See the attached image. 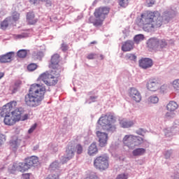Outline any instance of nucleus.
Here are the masks:
<instances>
[{"label": "nucleus", "mask_w": 179, "mask_h": 179, "mask_svg": "<svg viewBox=\"0 0 179 179\" xmlns=\"http://www.w3.org/2000/svg\"><path fill=\"white\" fill-rule=\"evenodd\" d=\"M136 23L143 27L145 31H150L152 29L162 27L163 17L159 11H146L141 14V17L136 19Z\"/></svg>", "instance_id": "f257e3e1"}, {"label": "nucleus", "mask_w": 179, "mask_h": 179, "mask_svg": "<svg viewBox=\"0 0 179 179\" xmlns=\"http://www.w3.org/2000/svg\"><path fill=\"white\" fill-rule=\"evenodd\" d=\"M47 88L43 84L31 85L28 94L25 95L24 101L28 107H38L44 100Z\"/></svg>", "instance_id": "f03ea898"}, {"label": "nucleus", "mask_w": 179, "mask_h": 179, "mask_svg": "<svg viewBox=\"0 0 179 179\" xmlns=\"http://www.w3.org/2000/svg\"><path fill=\"white\" fill-rule=\"evenodd\" d=\"M24 111L22 108H17L13 110V113L4 116L3 122L5 125L12 127L19 121H26L29 118L28 114H24Z\"/></svg>", "instance_id": "7ed1b4c3"}, {"label": "nucleus", "mask_w": 179, "mask_h": 179, "mask_svg": "<svg viewBox=\"0 0 179 179\" xmlns=\"http://www.w3.org/2000/svg\"><path fill=\"white\" fill-rule=\"evenodd\" d=\"M61 69H53L50 71H46L41 74L38 80H42L47 86H55L58 83V78H59Z\"/></svg>", "instance_id": "20e7f679"}, {"label": "nucleus", "mask_w": 179, "mask_h": 179, "mask_svg": "<svg viewBox=\"0 0 179 179\" xmlns=\"http://www.w3.org/2000/svg\"><path fill=\"white\" fill-rule=\"evenodd\" d=\"M115 122H117V117L112 113L101 116L98 120V124L108 132H115V129H117L115 124Z\"/></svg>", "instance_id": "39448f33"}, {"label": "nucleus", "mask_w": 179, "mask_h": 179, "mask_svg": "<svg viewBox=\"0 0 179 179\" xmlns=\"http://www.w3.org/2000/svg\"><path fill=\"white\" fill-rule=\"evenodd\" d=\"M38 163V157L36 156H31L25 159V163L23 162H15L13 165V170L17 171L24 172L27 171L29 169H31L33 166Z\"/></svg>", "instance_id": "423d86ee"}, {"label": "nucleus", "mask_w": 179, "mask_h": 179, "mask_svg": "<svg viewBox=\"0 0 179 179\" xmlns=\"http://www.w3.org/2000/svg\"><path fill=\"white\" fill-rule=\"evenodd\" d=\"M110 13V7L108 6H102L95 9L94 13V15L95 20L92 22L94 26L96 27L99 26H101L103 24V22L106 19V16Z\"/></svg>", "instance_id": "0eeeda50"}, {"label": "nucleus", "mask_w": 179, "mask_h": 179, "mask_svg": "<svg viewBox=\"0 0 179 179\" xmlns=\"http://www.w3.org/2000/svg\"><path fill=\"white\" fill-rule=\"evenodd\" d=\"M144 142L145 139L139 136L126 135L123 138L124 145L131 150L136 148V146H141Z\"/></svg>", "instance_id": "6e6552de"}, {"label": "nucleus", "mask_w": 179, "mask_h": 179, "mask_svg": "<svg viewBox=\"0 0 179 179\" xmlns=\"http://www.w3.org/2000/svg\"><path fill=\"white\" fill-rule=\"evenodd\" d=\"M94 166L98 170H107L109 166L108 159L106 157L99 156L94 159Z\"/></svg>", "instance_id": "1a4fd4ad"}, {"label": "nucleus", "mask_w": 179, "mask_h": 179, "mask_svg": "<svg viewBox=\"0 0 179 179\" xmlns=\"http://www.w3.org/2000/svg\"><path fill=\"white\" fill-rule=\"evenodd\" d=\"M16 106H17V102L15 101L4 105L0 110L1 117H6V115L13 114V111L12 110L16 108Z\"/></svg>", "instance_id": "9d476101"}, {"label": "nucleus", "mask_w": 179, "mask_h": 179, "mask_svg": "<svg viewBox=\"0 0 179 179\" xmlns=\"http://www.w3.org/2000/svg\"><path fill=\"white\" fill-rule=\"evenodd\" d=\"M96 135L99 138V146H101V148L107 146V142H108V134L107 133L97 131L96 132Z\"/></svg>", "instance_id": "9b49d317"}, {"label": "nucleus", "mask_w": 179, "mask_h": 179, "mask_svg": "<svg viewBox=\"0 0 179 179\" xmlns=\"http://www.w3.org/2000/svg\"><path fill=\"white\" fill-rule=\"evenodd\" d=\"M50 68H52V70H62L61 66H59V55L58 54H55L52 56L50 59Z\"/></svg>", "instance_id": "f8f14e48"}, {"label": "nucleus", "mask_w": 179, "mask_h": 179, "mask_svg": "<svg viewBox=\"0 0 179 179\" xmlns=\"http://www.w3.org/2000/svg\"><path fill=\"white\" fill-rule=\"evenodd\" d=\"M147 87L150 92H156L160 87V82L156 78L150 80L147 84Z\"/></svg>", "instance_id": "ddd939ff"}, {"label": "nucleus", "mask_w": 179, "mask_h": 179, "mask_svg": "<svg viewBox=\"0 0 179 179\" xmlns=\"http://www.w3.org/2000/svg\"><path fill=\"white\" fill-rule=\"evenodd\" d=\"M140 68L142 69H149L153 66V60L150 58H142L138 62Z\"/></svg>", "instance_id": "4468645a"}, {"label": "nucleus", "mask_w": 179, "mask_h": 179, "mask_svg": "<svg viewBox=\"0 0 179 179\" xmlns=\"http://www.w3.org/2000/svg\"><path fill=\"white\" fill-rule=\"evenodd\" d=\"M129 96L132 100L136 101V103H139L141 101L142 96H141V93L139 91L135 88H131L129 92Z\"/></svg>", "instance_id": "2eb2a0df"}, {"label": "nucleus", "mask_w": 179, "mask_h": 179, "mask_svg": "<svg viewBox=\"0 0 179 179\" xmlns=\"http://www.w3.org/2000/svg\"><path fill=\"white\" fill-rule=\"evenodd\" d=\"M13 55H15V52H10L6 55L0 56V63L6 64L8 62H10L12 61V58H13Z\"/></svg>", "instance_id": "dca6fc26"}, {"label": "nucleus", "mask_w": 179, "mask_h": 179, "mask_svg": "<svg viewBox=\"0 0 179 179\" xmlns=\"http://www.w3.org/2000/svg\"><path fill=\"white\" fill-rule=\"evenodd\" d=\"M74 152H75V145H73V143H70L68 145L67 149L66 150V156L68 157V158H64V159H67V160H71V159H72V157L75 156Z\"/></svg>", "instance_id": "f3484780"}, {"label": "nucleus", "mask_w": 179, "mask_h": 179, "mask_svg": "<svg viewBox=\"0 0 179 179\" xmlns=\"http://www.w3.org/2000/svg\"><path fill=\"white\" fill-rule=\"evenodd\" d=\"M159 39L156 38H151L148 41L147 45L151 50H156L158 48Z\"/></svg>", "instance_id": "a211bd4d"}, {"label": "nucleus", "mask_w": 179, "mask_h": 179, "mask_svg": "<svg viewBox=\"0 0 179 179\" xmlns=\"http://www.w3.org/2000/svg\"><path fill=\"white\" fill-rule=\"evenodd\" d=\"M27 23L29 24H36L37 23V18L34 15V13L29 12L27 13Z\"/></svg>", "instance_id": "6ab92c4d"}, {"label": "nucleus", "mask_w": 179, "mask_h": 179, "mask_svg": "<svg viewBox=\"0 0 179 179\" xmlns=\"http://www.w3.org/2000/svg\"><path fill=\"white\" fill-rule=\"evenodd\" d=\"M134 49V42L132 41H127L122 46V51L127 52Z\"/></svg>", "instance_id": "aec40b11"}, {"label": "nucleus", "mask_w": 179, "mask_h": 179, "mask_svg": "<svg viewBox=\"0 0 179 179\" xmlns=\"http://www.w3.org/2000/svg\"><path fill=\"white\" fill-rule=\"evenodd\" d=\"M99 152V149L97 148V145L96 143H92L88 148V155L90 156H93V155H96Z\"/></svg>", "instance_id": "412c9836"}, {"label": "nucleus", "mask_w": 179, "mask_h": 179, "mask_svg": "<svg viewBox=\"0 0 179 179\" xmlns=\"http://www.w3.org/2000/svg\"><path fill=\"white\" fill-rule=\"evenodd\" d=\"M177 108H178V104L176 103V102L173 101H169V103L166 106V110L168 111H170L171 113L176 111V110H177Z\"/></svg>", "instance_id": "4be33fe9"}, {"label": "nucleus", "mask_w": 179, "mask_h": 179, "mask_svg": "<svg viewBox=\"0 0 179 179\" xmlns=\"http://www.w3.org/2000/svg\"><path fill=\"white\" fill-rule=\"evenodd\" d=\"M12 18L10 17H6L3 22L0 23V27L2 30H6L9 27V23H10Z\"/></svg>", "instance_id": "5701e85b"}, {"label": "nucleus", "mask_w": 179, "mask_h": 179, "mask_svg": "<svg viewBox=\"0 0 179 179\" xmlns=\"http://www.w3.org/2000/svg\"><path fill=\"white\" fill-rule=\"evenodd\" d=\"M120 124L122 128H131V127L134 126V122L125 120H120Z\"/></svg>", "instance_id": "b1692460"}, {"label": "nucleus", "mask_w": 179, "mask_h": 179, "mask_svg": "<svg viewBox=\"0 0 179 179\" xmlns=\"http://www.w3.org/2000/svg\"><path fill=\"white\" fill-rule=\"evenodd\" d=\"M146 153V150L145 148H136L132 151L133 156H143Z\"/></svg>", "instance_id": "393cba45"}, {"label": "nucleus", "mask_w": 179, "mask_h": 179, "mask_svg": "<svg viewBox=\"0 0 179 179\" xmlns=\"http://www.w3.org/2000/svg\"><path fill=\"white\" fill-rule=\"evenodd\" d=\"M17 56L19 58H26V57H27V50L24 49L18 50L17 52Z\"/></svg>", "instance_id": "a878e982"}, {"label": "nucleus", "mask_w": 179, "mask_h": 179, "mask_svg": "<svg viewBox=\"0 0 179 179\" xmlns=\"http://www.w3.org/2000/svg\"><path fill=\"white\" fill-rule=\"evenodd\" d=\"M20 85H22V83H20V81L15 82L14 85L10 87L12 92L16 93L19 90V88L20 87Z\"/></svg>", "instance_id": "bb28decb"}, {"label": "nucleus", "mask_w": 179, "mask_h": 179, "mask_svg": "<svg viewBox=\"0 0 179 179\" xmlns=\"http://www.w3.org/2000/svg\"><path fill=\"white\" fill-rule=\"evenodd\" d=\"M167 42L164 39H158V48H166Z\"/></svg>", "instance_id": "cd10ccee"}, {"label": "nucleus", "mask_w": 179, "mask_h": 179, "mask_svg": "<svg viewBox=\"0 0 179 179\" xmlns=\"http://www.w3.org/2000/svg\"><path fill=\"white\" fill-rule=\"evenodd\" d=\"M144 38L145 36L143 34H138L134 36V41L138 44V43H141V41H143Z\"/></svg>", "instance_id": "c85d7f7f"}, {"label": "nucleus", "mask_w": 179, "mask_h": 179, "mask_svg": "<svg viewBox=\"0 0 179 179\" xmlns=\"http://www.w3.org/2000/svg\"><path fill=\"white\" fill-rule=\"evenodd\" d=\"M12 19L14 22H17L20 19V14L16 11L13 13Z\"/></svg>", "instance_id": "c756f323"}, {"label": "nucleus", "mask_w": 179, "mask_h": 179, "mask_svg": "<svg viewBox=\"0 0 179 179\" xmlns=\"http://www.w3.org/2000/svg\"><path fill=\"white\" fill-rule=\"evenodd\" d=\"M37 68V64L34 63H31L28 65L27 69L29 71V72H33V71H36V69Z\"/></svg>", "instance_id": "7c9ffc66"}, {"label": "nucleus", "mask_w": 179, "mask_h": 179, "mask_svg": "<svg viewBox=\"0 0 179 179\" xmlns=\"http://www.w3.org/2000/svg\"><path fill=\"white\" fill-rule=\"evenodd\" d=\"M172 86L175 90H179V79L173 80Z\"/></svg>", "instance_id": "2f4dec72"}, {"label": "nucleus", "mask_w": 179, "mask_h": 179, "mask_svg": "<svg viewBox=\"0 0 179 179\" xmlns=\"http://www.w3.org/2000/svg\"><path fill=\"white\" fill-rule=\"evenodd\" d=\"M150 103H152V104H156L159 103V98L157 96H150L149 98Z\"/></svg>", "instance_id": "473e14b6"}, {"label": "nucleus", "mask_w": 179, "mask_h": 179, "mask_svg": "<svg viewBox=\"0 0 179 179\" xmlns=\"http://www.w3.org/2000/svg\"><path fill=\"white\" fill-rule=\"evenodd\" d=\"M76 149L77 155H82L83 152V147L80 144L77 145L76 147Z\"/></svg>", "instance_id": "72a5a7b5"}, {"label": "nucleus", "mask_w": 179, "mask_h": 179, "mask_svg": "<svg viewBox=\"0 0 179 179\" xmlns=\"http://www.w3.org/2000/svg\"><path fill=\"white\" fill-rule=\"evenodd\" d=\"M119 5L122 8L128 6V0H119Z\"/></svg>", "instance_id": "f704fd0d"}, {"label": "nucleus", "mask_w": 179, "mask_h": 179, "mask_svg": "<svg viewBox=\"0 0 179 179\" xmlns=\"http://www.w3.org/2000/svg\"><path fill=\"white\" fill-rule=\"evenodd\" d=\"M6 141V136L2 134H0V148L2 147L3 143Z\"/></svg>", "instance_id": "c9c22d12"}, {"label": "nucleus", "mask_w": 179, "mask_h": 179, "mask_svg": "<svg viewBox=\"0 0 179 179\" xmlns=\"http://www.w3.org/2000/svg\"><path fill=\"white\" fill-rule=\"evenodd\" d=\"M47 0H29L30 3L32 5H38L40 2H46Z\"/></svg>", "instance_id": "e433bc0d"}, {"label": "nucleus", "mask_w": 179, "mask_h": 179, "mask_svg": "<svg viewBox=\"0 0 179 179\" xmlns=\"http://www.w3.org/2000/svg\"><path fill=\"white\" fill-rule=\"evenodd\" d=\"M85 179H99V177H97V175L94 173H92L90 175H88Z\"/></svg>", "instance_id": "4c0bfd02"}, {"label": "nucleus", "mask_w": 179, "mask_h": 179, "mask_svg": "<svg viewBox=\"0 0 179 179\" xmlns=\"http://www.w3.org/2000/svg\"><path fill=\"white\" fill-rule=\"evenodd\" d=\"M97 57V54L95 53H90L87 56V59H96Z\"/></svg>", "instance_id": "58836bf2"}, {"label": "nucleus", "mask_w": 179, "mask_h": 179, "mask_svg": "<svg viewBox=\"0 0 179 179\" xmlns=\"http://www.w3.org/2000/svg\"><path fill=\"white\" fill-rule=\"evenodd\" d=\"M115 179H128V174L121 173L117 175Z\"/></svg>", "instance_id": "ea45409f"}, {"label": "nucleus", "mask_w": 179, "mask_h": 179, "mask_svg": "<svg viewBox=\"0 0 179 179\" xmlns=\"http://www.w3.org/2000/svg\"><path fill=\"white\" fill-rule=\"evenodd\" d=\"M165 116L166 118H174L176 113H174V112H167Z\"/></svg>", "instance_id": "a19ab883"}, {"label": "nucleus", "mask_w": 179, "mask_h": 179, "mask_svg": "<svg viewBox=\"0 0 179 179\" xmlns=\"http://www.w3.org/2000/svg\"><path fill=\"white\" fill-rule=\"evenodd\" d=\"M26 37H28V35L26 33H22L21 34H17L15 36V38H25Z\"/></svg>", "instance_id": "79ce46f5"}, {"label": "nucleus", "mask_w": 179, "mask_h": 179, "mask_svg": "<svg viewBox=\"0 0 179 179\" xmlns=\"http://www.w3.org/2000/svg\"><path fill=\"white\" fill-rule=\"evenodd\" d=\"M146 131H145V129H138V130L136 131V134H137V135H141V136H143V134H145Z\"/></svg>", "instance_id": "37998d69"}, {"label": "nucleus", "mask_w": 179, "mask_h": 179, "mask_svg": "<svg viewBox=\"0 0 179 179\" xmlns=\"http://www.w3.org/2000/svg\"><path fill=\"white\" fill-rule=\"evenodd\" d=\"M59 166V164H58V162H54L50 165V167L52 168V170H55V169H58Z\"/></svg>", "instance_id": "c03bdc74"}, {"label": "nucleus", "mask_w": 179, "mask_h": 179, "mask_svg": "<svg viewBox=\"0 0 179 179\" xmlns=\"http://www.w3.org/2000/svg\"><path fill=\"white\" fill-rule=\"evenodd\" d=\"M37 128V124H34L33 126L31 127V128L28 130L29 134H33L34 132V130Z\"/></svg>", "instance_id": "a18cd8bd"}, {"label": "nucleus", "mask_w": 179, "mask_h": 179, "mask_svg": "<svg viewBox=\"0 0 179 179\" xmlns=\"http://www.w3.org/2000/svg\"><path fill=\"white\" fill-rule=\"evenodd\" d=\"M61 49L62 50H63L64 52L65 51H68V45L65 44V43H62V46H61Z\"/></svg>", "instance_id": "49530a36"}, {"label": "nucleus", "mask_w": 179, "mask_h": 179, "mask_svg": "<svg viewBox=\"0 0 179 179\" xmlns=\"http://www.w3.org/2000/svg\"><path fill=\"white\" fill-rule=\"evenodd\" d=\"M156 1L155 0H147V3L148 6H153Z\"/></svg>", "instance_id": "de8ad7c7"}, {"label": "nucleus", "mask_w": 179, "mask_h": 179, "mask_svg": "<svg viewBox=\"0 0 179 179\" xmlns=\"http://www.w3.org/2000/svg\"><path fill=\"white\" fill-rule=\"evenodd\" d=\"M57 176L55 174H50L46 178V179H57Z\"/></svg>", "instance_id": "09e8293b"}, {"label": "nucleus", "mask_w": 179, "mask_h": 179, "mask_svg": "<svg viewBox=\"0 0 179 179\" xmlns=\"http://www.w3.org/2000/svg\"><path fill=\"white\" fill-rule=\"evenodd\" d=\"M69 159H68V156L66 157H62V159L61 160L62 162V164H65V163H66V162H69Z\"/></svg>", "instance_id": "8fccbe9b"}, {"label": "nucleus", "mask_w": 179, "mask_h": 179, "mask_svg": "<svg viewBox=\"0 0 179 179\" xmlns=\"http://www.w3.org/2000/svg\"><path fill=\"white\" fill-rule=\"evenodd\" d=\"M24 179H30V173H25L22 175Z\"/></svg>", "instance_id": "3c124183"}, {"label": "nucleus", "mask_w": 179, "mask_h": 179, "mask_svg": "<svg viewBox=\"0 0 179 179\" xmlns=\"http://www.w3.org/2000/svg\"><path fill=\"white\" fill-rule=\"evenodd\" d=\"M165 135H166V136H172L173 133H171V131H169L168 130H166L165 131Z\"/></svg>", "instance_id": "603ef678"}, {"label": "nucleus", "mask_w": 179, "mask_h": 179, "mask_svg": "<svg viewBox=\"0 0 179 179\" xmlns=\"http://www.w3.org/2000/svg\"><path fill=\"white\" fill-rule=\"evenodd\" d=\"M171 155V151H167L165 154V157L166 159H169Z\"/></svg>", "instance_id": "864d4df0"}, {"label": "nucleus", "mask_w": 179, "mask_h": 179, "mask_svg": "<svg viewBox=\"0 0 179 179\" xmlns=\"http://www.w3.org/2000/svg\"><path fill=\"white\" fill-rule=\"evenodd\" d=\"M129 58L130 59L135 60V59H136V56L135 55H130L129 57Z\"/></svg>", "instance_id": "5fc2aeb1"}, {"label": "nucleus", "mask_w": 179, "mask_h": 179, "mask_svg": "<svg viewBox=\"0 0 179 179\" xmlns=\"http://www.w3.org/2000/svg\"><path fill=\"white\" fill-rule=\"evenodd\" d=\"M3 76H5V73L0 72V79H2V78H3Z\"/></svg>", "instance_id": "6e6d98bb"}, {"label": "nucleus", "mask_w": 179, "mask_h": 179, "mask_svg": "<svg viewBox=\"0 0 179 179\" xmlns=\"http://www.w3.org/2000/svg\"><path fill=\"white\" fill-rule=\"evenodd\" d=\"M97 99V96H90V100H96Z\"/></svg>", "instance_id": "4d7b16f0"}, {"label": "nucleus", "mask_w": 179, "mask_h": 179, "mask_svg": "<svg viewBox=\"0 0 179 179\" xmlns=\"http://www.w3.org/2000/svg\"><path fill=\"white\" fill-rule=\"evenodd\" d=\"M90 44H97V41H94L91 42Z\"/></svg>", "instance_id": "13d9d810"}, {"label": "nucleus", "mask_w": 179, "mask_h": 179, "mask_svg": "<svg viewBox=\"0 0 179 179\" xmlns=\"http://www.w3.org/2000/svg\"><path fill=\"white\" fill-rule=\"evenodd\" d=\"M101 59H104V56L103 55H100Z\"/></svg>", "instance_id": "bf43d9fd"}, {"label": "nucleus", "mask_w": 179, "mask_h": 179, "mask_svg": "<svg viewBox=\"0 0 179 179\" xmlns=\"http://www.w3.org/2000/svg\"><path fill=\"white\" fill-rule=\"evenodd\" d=\"M45 179H47V178H45Z\"/></svg>", "instance_id": "052dcab7"}]
</instances>
